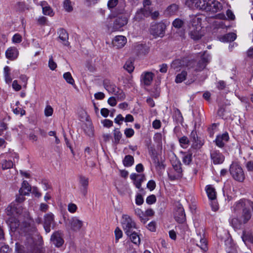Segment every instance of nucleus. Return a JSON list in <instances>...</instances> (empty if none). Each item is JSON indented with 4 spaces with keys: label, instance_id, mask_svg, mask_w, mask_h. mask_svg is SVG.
<instances>
[{
    "label": "nucleus",
    "instance_id": "de8ad7c7",
    "mask_svg": "<svg viewBox=\"0 0 253 253\" xmlns=\"http://www.w3.org/2000/svg\"><path fill=\"white\" fill-rule=\"evenodd\" d=\"M173 169L176 172V173L178 175L182 176V168L181 165L180 163L176 164L174 165H173Z\"/></svg>",
    "mask_w": 253,
    "mask_h": 253
},
{
    "label": "nucleus",
    "instance_id": "6ab92c4d",
    "mask_svg": "<svg viewBox=\"0 0 253 253\" xmlns=\"http://www.w3.org/2000/svg\"><path fill=\"white\" fill-rule=\"evenodd\" d=\"M5 211L6 214L11 216L14 213L20 214L22 213V209L21 207L17 208L15 205L13 206L10 205L7 207Z\"/></svg>",
    "mask_w": 253,
    "mask_h": 253
},
{
    "label": "nucleus",
    "instance_id": "58836bf2",
    "mask_svg": "<svg viewBox=\"0 0 253 253\" xmlns=\"http://www.w3.org/2000/svg\"><path fill=\"white\" fill-rule=\"evenodd\" d=\"M187 74V72L184 71L178 74L176 77L175 82L176 83H180L183 82L185 79Z\"/></svg>",
    "mask_w": 253,
    "mask_h": 253
},
{
    "label": "nucleus",
    "instance_id": "49530a36",
    "mask_svg": "<svg viewBox=\"0 0 253 253\" xmlns=\"http://www.w3.org/2000/svg\"><path fill=\"white\" fill-rule=\"evenodd\" d=\"M192 147L195 149H200L203 145V143L199 140L198 138H197L195 140L192 141Z\"/></svg>",
    "mask_w": 253,
    "mask_h": 253
},
{
    "label": "nucleus",
    "instance_id": "aec40b11",
    "mask_svg": "<svg viewBox=\"0 0 253 253\" xmlns=\"http://www.w3.org/2000/svg\"><path fill=\"white\" fill-rule=\"evenodd\" d=\"M6 223L12 231H15L19 225V220L16 217L12 216L6 220Z\"/></svg>",
    "mask_w": 253,
    "mask_h": 253
},
{
    "label": "nucleus",
    "instance_id": "4d7b16f0",
    "mask_svg": "<svg viewBox=\"0 0 253 253\" xmlns=\"http://www.w3.org/2000/svg\"><path fill=\"white\" fill-rule=\"evenodd\" d=\"M134 130L133 129L129 128H126L125 130L124 133L126 137L129 138L132 137L134 135Z\"/></svg>",
    "mask_w": 253,
    "mask_h": 253
},
{
    "label": "nucleus",
    "instance_id": "052dcab7",
    "mask_svg": "<svg viewBox=\"0 0 253 253\" xmlns=\"http://www.w3.org/2000/svg\"><path fill=\"white\" fill-rule=\"evenodd\" d=\"M119 3V0H109L108 2V6L109 8L115 7Z\"/></svg>",
    "mask_w": 253,
    "mask_h": 253
},
{
    "label": "nucleus",
    "instance_id": "412c9836",
    "mask_svg": "<svg viewBox=\"0 0 253 253\" xmlns=\"http://www.w3.org/2000/svg\"><path fill=\"white\" fill-rule=\"evenodd\" d=\"M7 58L13 60L17 58L18 55V51L15 47H10L5 52Z\"/></svg>",
    "mask_w": 253,
    "mask_h": 253
},
{
    "label": "nucleus",
    "instance_id": "680f3d73",
    "mask_svg": "<svg viewBox=\"0 0 253 253\" xmlns=\"http://www.w3.org/2000/svg\"><path fill=\"white\" fill-rule=\"evenodd\" d=\"M144 202L143 198L141 194H137L136 196L135 203L137 205H141Z\"/></svg>",
    "mask_w": 253,
    "mask_h": 253
},
{
    "label": "nucleus",
    "instance_id": "338daca9",
    "mask_svg": "<svg viewBox=\"0 0 253 253\" xmlns=\"http://www.w3.org/2000/svg\"><path fill=\"white\" fill-rule=\"evenodd\" d=\"M12 41L15 43H20L22 41V37L19 34H15L13 37Z\"/></svg>",
    "mask_w": 253,
    "mask_h": 253
},
{
    "label": "nucleus",
    "instance_id": "cd10ccee",
    "mask_svg": "<svg viewBox=\"0 0 253 253\" xmlns=\"http://www.w3.org/2000/svg\"><path fill=\"white\" fill-rule=\"evenodd\" d=\"M251 212L248 209H243L241 219L243 224L247 223L251 218Z\"/></svg>",
    "mask_w": 253,
    "mask_h": 253
},
{
    "label": "nucleus",
    "instance_id": "393cba45",
    "mask_svg": "<svg viewBox=\"0 0 253 253\" xmlns=\"http://www.w3.org/2000/svg\"><path fill=\"white\" fill-rule=\"evenodd\" d=\"M32 190V188L26 180L23 181L22 184V187L19 190V193H23L24 195H29V192Z\"/></svg>",
    "mask_w": 253,
    "mask_h": 253
},
{
    "label": "nucleus",
    "instance_id": "9d476101",
    "mask_svg": "<svg viewBox=\"0 0 253 253\" xmlns=\"http://www.w3.org/2000/svg\"><path fill=\"white\" fill-rule=\"evenodd\" d=\"M130 178L133 180V183L136 187L142 191L143 189L141 188V183L145 179V176L143 174L132 173L130 176Z\"/></svg>",
    "mask_w": 253,
    "mask_h": 253
},
{
    "label": "nucleus",
    "instance_id": "5fc2aeb1",
    "mask_svg": "<svg viewBox=\"0 0 253 253\" xmlns=\"http://www.w3.org/2000/svg\"><path fill=\"white\" fill-rule=\"evenodd\" d=\"M252 235L249 233H246L245 231L243 232L242 238L244 242L246 243V241H249L251 239Z\"/></svg>",
    "mask_w": 253,
    "mask_h": 253
},
{
    "label": "nucleus",
    "instance_id": "dca6fc26",
    "mask_svg": "<svg viewBox=\"0 0 253 253\" xmlns=\"http://www.w3.org/2000/svg\"><path fill=\"white\" fill-rule=\"evenodd\" d=\"M126 42V39L123 36H116L112 41L114 46L117 48L123 47Z\"/></svg>",
    "mask_w": 253,
    "mask_h": 253
},
{
    "label": "nucleus",
    "instance_id": "e433bc0d",
    "mask_svg": "<svg viewBox=\"0 0 253 253\" xmlns=\"http://www.w3.org/2000/svg\"><path fill=\"white\" fill-rule=\"evenodd\" d=\"M114 143L116 144L119 143L121 138H122V134L119 130V128H115L114 130Z\"/></svg>",
    "mask_w": 253,
    "mask_h": 253
},
{
    "label": "nucleus",
    "instance_id": "6e6d98bb",
    "mask_svg": "<svg viewBox=\"0 0 253 253\" xmlns=\"http://www.w3.org/2000/svg\"><path fill=\"white\" fill-rule=\"evenodd\" d=\"M115 234L116 240L118 241L122 237L123 233L119 227H117L115 230Z\"/></svg>",
    "mask_w": 253,
    "mask_h": 253
},
{
    "label": "nucleus",
    "instance_id": "39448f33",
    "mask_svg": "<svg viewBox=\"0 0 253 253\" xmlns=\"http://www.w3.org/2000/svg\"><path fill=\"white\" fill-rule=\"evenodd\" d=\"M104 86L109 92L116 96L118 100L122 101L125 99L126 95L122 89L117 88L115 84L106 85L104 84Z\"/></svg>",
    "mask_w": 253,
    "mask_h": 253
},
{
    "label": "nucleus",
    "instance_id": "a211bd4d",
    "mask_svg": "<svg viewBox=\"0 0 253 253\" xmlns=\"http://www.w3.org/2000/svg\"><path fill=\"white\" fill-rule=\"evenodd\" d=\"M194 240L197 242L196 245L203 251H206L208 250L207 240L204 238H202L201 234H197L194 238Z\"/></svg>",
    "mask_w": 253,
    "mask_h": 253
},
{
    "label": "nucleus",
    "instance_id": "4c0bfd02",
    "mask_svg": "<svg viewBox=\"0 0 253 253\" xmlns=\"http://www.w3.org/2000/svg\"><path fill=\"white\" fill-rule=\"evenodd\" d=\"M63 7L64 9L68 12H70L73 10V7L70 0H65L64 1Z\"/></svg>",
    "mask_w": 253,
    "mask_h": 253
},
{
    "label": "nucleus",
    "instance_id": "69168bd1",
    "mask_svg": "<svg viewBox=\"0 0 253 253\" xmlns=\"http://www.w3.org/2000/svg\"><path fill=\"white\" fill-rule=\"evenodd\" d=\"M103 126L106 127H110L113 126V122L108 119H105L102 121Z\"/></svg>",
    "mask_w": 253,
    "mask_h": 253
},
{
    "label": "nucleus",
    "instance_id": "7c9ffc66",
    "mask_svg": "<svg viewBox=\"0 0 253 253\" xmlns=\"http://www.w3.org/2000/svg\"><path fill=\"white\" fill-rule=\"evenodd\" d=\"M245 203L244 200H240V201L236 202L235 205L233 206V211L236 212L239 211L241 210L243 211V209H247L245 208Z\"/></svg>",
    "mask_w": 253,
    "mask_h": 253
},
{
    "label": "nucleus",
    "instance_id": "f257e3e1",
    "mask_svg": "<svg viewBox=\"0 0 253 253\" xmlns=\"http://www.w3.org/2000/svg\"><path fill=\"white\" fill-rule=\"evenodd\" d=\"M230 172L233 178L239 182H243L245 178L242 168L237 163H233L230 168Z\"/></svg>",
    "mask_w": 253,
    "mask_h": 253
},
{
    "label": "nucleus",
    "instance_id": "2eb2a0df",
    "mask_svg": "<svg viewBox=\"0 0 253 253\" xmlns=\"http://www.w3.org/2000/svg\"><path fill=\"white\" fill-rule=\"evenodd\" d=\"M174 218L179 223H183L186 220L184 210L182 207H178L174 212Z\"/></svg>",
    "mask_w": 253,
    "mask_h": 253
},
{
    "label": "nucleus",
    "instance_id": "a18cd8bd",
    "mask_svg": "<svg viewBox=\"0 0 253 253\" xmlns=\"http://www.w3.org/2000/svg\"><path fill=\"white\" fill-rule=\"evenodd\" d=\"M179 142L182 147H186L190 141L187 136H183L179 139Z\"/></svg>",
    "mask_w": 253,
    "mask_h": 253
},
{
    "label": "nucleus",
    "instance_id": "4468645a",
    "mask_svg": "<svg viewBox=\"0 0 253 253\" xmlns=\"http://www.w3.org/2000/svg\"><path fill=\"white\" fill-rule=\"evenodd\" d=\"M150 13V9H147L146 8H141L137 11L134 19L136 21H139L145 17L149 16Z\"/></svg>",
    "mask_w": 253,
    "mask_h": 253
},
{
    "label": "nucleus",
    "instance_id": "7ed1b4c3",
    "mask_svg": "<svg viewBox=\"0 0 253 253\" xmlns=\"http://www.w3.org/2000/svg\"><path fill=\"white\" fill-rule=\"evenodd\" d=\"M189 35L194 40H198L201 38L200 32L201 27L199 25L198 21L193 19L188 26Z\"/></svg>",
    "mask_w": 253,
    "mask_h": 253
},
{
    "label": "nucleus",
    "instance_id": "b1692460",
    "mask_svg": "<svg viewBox=\"0 0 253 253\" xmlns=\"http://www.w3.org/2000/svg\"><path fill=\"white\" fill-rule=\"evenodd\" d=\"M59 39L64 42L66 46L69 45V43L67 41L68 39V34L64 29H60L59 31Z\"/></svg>",
    "mask_w": 253,
    "mask_h": 253
},
{
    "label": "nucleus",
    "instance_id": "5701e85b",
    "mask_svg": "<svg viewBox=\"0 0 253 253\" xmlns=\"http://www.w3.org/2000/svg\"><path fill=\"white\" fill-rule=\"evenodd\" d=\"M154 76V74L152 72H146L144 75H141L142 82L145 85H149L153 80Z\"/></svg>",
    "mask_w": 253,
    "mask_h": 253
},
{
    "label": "nucleus",
    "instance_id": "473e14b6",
    "mask_svg": "<svg viewBox=\"0 0 253 253\" xmlns=\"http://www.w3.org/2000/svg\"><path fill=\"white\" fill-rule=\"evenodd\" d=\"M230 223L234 229H240L241 228L243 222L238 218L235 217L231 219Z\"/></svg>",
    "mask_w": 253,
    "mask_h": 253
},
{
    "label": "nucleus",
    "instance_id": "9b49d317",
    "mask_svg": "<svg viewBox=\"0 0 253 253\" xmlns=\"http://www.w3.org/2000/svg\"><path fill=\"white\" fill-rule=\"evenodd\" d=\"M79 182L81 185V192L84 196H85L87 193L89 179L88 178L81 175L79 176Z\"/></svg>",
    "mask_w": 253,
    "mask_h": 253
},
{
    "label": "nucleus",
    "instance_id": "2f4dec72",
    "mask_svg": "<svg viewBox=\"0 0 253 253\" xmlns=\"http://www.w3.org/2000/svg\"><path fill=\"white\" fill-rule=\"evenodd\" d=\"M127 236H129L130 239L132 243L136 245H139L140 243V238L139 235L135 232H131Z\"/></svg>",
    "mask_w": 253,
    "mask_h": 253
},
{
    "label": "nucleus",
    "instance_id": "774afa93",
    "mask_svg": "<svg viewBox=\"0 0 253 253\" xmlns=\"http://www.w3.org/2000/svg\"><path fill=\"white\" fill-rule=\"evenodd\" d=\"M108 104L111 106H115L117 104L116 98L115 97H111L108 100Z\"/></svg>",
    "mask_w": 253,
    "mask_h": 253
},
{
    "label": "nucleus",
    "instance_id": "3c124183",
    "mask_svg": "<svg viewBox=\"0 0 253 253\" xmlns=\"http://www.w3.org/2000/svg\"><path fill=\"white\" fill-rule=\"evenodd\" d=\"M197 0H186L185 4L190 8L195 9L196 5L195 3Z\"/></svg>",
    "mask_w": 253,
    "mask_h": 253
},
{
    "label": "nucleus",
    "instance_id": "c9c22d12",
    "mask_svg": "<svg viewBox=\"0 0 253 253\" xmlns=\"http://www.w3.org/2000/svg\"><path fill=\"white\" fill-rule=\"evenodd\" d=\"M16 9L19 12H24L29 9V7L24 2H18L15 5Z\"/></svg>",
    "mask_w": 253,
    "mask_h": 253
},
{
    "label": "nucleus",
    "instance_id": "c85d7f7f",
    "mask_svg": "<svg viewBox=\"0 0 253 253\" xmlns=\"http://www.w3.org/2000/svg\"><path fill=\"white\" fill-rule=\"evenodd\" d=\"M236 34L234 33H229L224 35L221 38V41L223 42H231L234 41L236 39Z\"/></svg>",
    "mask_w": 253,
    "mask_h": 253
},
{
    "label": "nucleus",
    "instance_id": "f8f14e48",
    "mask_svg": "<svg viewBox=\"0 0 253 253\" xmlns=\"http://www.w3.org/2000/svg\"><path fill=\"white\" fill-rule=\"evenodd\" d=\"M69 225L72 230L77 232L80 230L83 225V222L77 217H73L69 220Z\"/></svg>",
    "mask_w": 253,
    "mask_h": 253
},
{
    "label": "nucleus",
    "instance_id": "f03ea898",
    "mask_svg": "<svg viewBox=\"0 0 253 253\" xmlns=\"http://www.w3.org/2000/svg\"><path fill=\"white\" fill-rule=\"evenodd\" d=\"M166 25L163 22L153 24L150 28V33L154 37L162 38L165 36Z\"/></svg>",
    "mask_w": 253,
    "mask_h": 253
},
{
    "label": "nucleus",
    "instance_id": "4be33fe9",
    "mask_svg": "<svg viewBox=\"0 0 253 253\" xmlns=\"http://www.w3.org/2000/svg\"><path fill=\"white\" fill-rule=\"evenodd\" d=\"M229 136L227 133L222 134L221 135H218L215 139V143L217 146L219 147H222L224 145V143L228 141Z\"/></svg>",
    "mask_w": 253,
    "mask_h": 253
},
{
    "label": "nucleus",
    "instance_id": "a19ab883",
    "mask_svg": "<svg viewBox=\"0 0 253 253\" xmlns=\"http://www.w3.org/2000/svg\"><path fill=\"white\" fill-rule=\"evenodd\" d=\"M184 23L183 20L176 18L173 21L172 26L175 28L180 29L183 27Z\"/></svg>",
    "mask_w": 253,
    "mask_h": 253
},
{
    "label": "nucleus",
    "instance_id": "8fccbe9b",
    "mask_svg": "<svg viewBox=\"0 0 253 253\" xmlns=\"http://www.w3.org/2000/svg\"><path fill=\"white\" fill-rule=\"evenodd\" d=\"M26 195H24L23 193H19V194L16 195V196L15 202L17 203H21L23 202L25 200L24 196Z\"/></svg>",
    "mask_w": 253,
    "mask_h": 253
},
{
    "label": "nucleus",
    "instance_id": "79ce46f5",
    "mask_svg": "<svg viewBox=\"0 0 253 253\" xmlns=\"http://www.w3.org/2000/svg\"><path fill=\"white\" fill-rule=\"evenodd\" d=\"M192 154L190 152H188L185 154L183 158V162L185 165H189L192 161Z\"/></svg>",
    "mask_w": 253,
    "mask_h": 253
},
{
    "label": "nucleus",
    "instance_id": "bb28decb",
    "mask_svg": "<svg viewBox=\"0 0 253 253\" xmlns=\"http://www.w3.org/2000/svg\"><path fill=\"white\" fill-rule=\"evenodd\" d=\"M184 65V61L182 60L177 59L172 61L170 65L171 68L176 71L179 70V68Z\"/></svg>",
    "mask_w": 253,
    "mask_h": 253
},
{
    "label": "nucleus",
    "instance_id": "20e7f679",
    "mask_svg": "<svg viewBox=\"0 0 253 253\" xmlns=\"http://www.w3.org/2000/svg\"><path fill=\"white\" fill-rule=\"evenodd\" d=\"M114 18L113 26L108 27L110 32L119 30L127 23V19L125 15H120Z\"/></svg>",
    "mask_w": 253,
    "mask_h": 253
},
{
    "label": "nucleus",
    "instance_id": "c756f323",
    "mask_svg": "<svg viewBox=\"0 0 253 253\" xmlns=\"http://www.w3.org/2000/svg\"><path fill=\"white\" fill-rule=\"evenodd\" d=\"M206 192L208 197L210 200H213L216 199V196L215 189L211 185L207 186Z\"/></svg>",
    "mask_w": 253,
    "mask_h": 253
},
{
    "label": "nucleus",
    "instance_id": "72a5a7b5",
    "mask_svg": "<svg viewBox=\"0 0 253 253\" xmlns=\"http://www.w3.org/2000/svg\"><path fill=\"white\" fill-rule=\"evenodd\" d=\"M134 163L133 157L131 155H126L123 160V164L125 167H130Z\"/></svg>",
    "mask_w": 253,
    "mask_h": 253
},
{
    "label": "nucleus",
    "instance_id": "0e129e2a",
    "mask_svg": "<svg viewBox=\"0 0 253 253\" xmlns=\"http://www.w3.org/2000/svg\"><path fill=\"white\" fill-rule=\"evenodd\" d=\"M147 187L150 191L153 190L156 187L155 182L153 180L149 181L147 184Z\"/></svg>",
    "mask_w": 253,
    "mask_h": 253
},
{
    "label": "nucleus",
    "instance_id": "e2e57ef3",
    "mask_svg": "<svg viewBox=\"0 0 253 253\" xmlns=\"http://www.w3.org/2000/svg\"><path fill=\"white\" fill-rule=\"evenodd\" d=\"M77 207L75 204L70 203L68 205V210L69 211H70V212L74 213L77 211Z\"/></svg>",
    "mask_w": 253,
    "mask_h": 253
},
{
    "label": "nucleus",
    "instance_id": "0eeeda50",
    "mask_svg": "<svg viewBox=\"0 0 253 253\" xmlns=\"http://www.w3.org/2000/svg\"><path fill=\"white\" fill-rule=\"evenodd\" d=\"M222 8V4L217 0H208L206 3V11H211L215 13L221 10Z\"/></svg>",
    "mask_w": 253,
    "mask_h": 253
},
{
    "label": "nucleus",
    "instance_id": "1a4fd4ad",
    "mask_svg": "<svg viewBox=\"0 0 253 253\" xmlns=\"http://www.w3.org/2000/svg\"><path fill=\"white\" fill-rule=\"evenodd\" d=\"M125 220L123 223V228L126 235L132 232V229L135 228V223L128 216H125Z\"/></svg>",
    "mask_w": 253,
    "mask_h": 253
},
{
    "label": "nucleus",
    "instance_id": "c03bdc74",
    "mask_svg": "<svg viewBox=\"0 0 253 253\" xmlns=\"http://www.w3.org/2000/svg\"><path fill=\"white\" fill-rule=\"evenodd\" d=\"M124 68L129 73H131L134 70L132 63L130 61H127L124 65Z\"/></svg>",
    "mask_w": 253,
    "mask_h": 253
},
{
    "label": "nucleus",
    "instance_id": "f3484780",
    "mask_svg": "<svg viewBox=\"0 0 253 253\" xmlns=\"http://www.w3.org/2000/svg\"><path fill=\"white\" fill-rule=\"evenodd\" d=\"M211 157L215 165L222 163L224 160L223 155L216 151H213L211 153Z\"/></svg>",
    "mask_w": 253,
    "mask_h": 253
},
{
    "label": "nucleus",
    "instance_id": "bf43d9fd",
    "mask_svg": "<svg viewBox=\"0 0 253 253\" xmlns=\"http://www.w3.org/2000/svg\"><path fill=\"white\" fill-rule=\"evenodd\" d=\"M53 114V109L50 106H47L44 110V114L46 116H51Z\"/></svg>",
    "mask_w": 253,
    "mask_h": 253
},
{
    "label": "nucleus",
    "instance_id": "6e6552de",
    "mask_svg": "<svg viewBox=\"0 0 253 253\" xmlns=\"http://www.w3.org/2000/svg\"><path fill=\"white\" fill-rule=\"evenodd\" d=\"M209 55L207 54V52L204 51L202 54L201 59L196 62V66L195 68V71L201 72L203 70L209 62Z\"/></svg>",
    "mask_w": 253,
    "mask_h": 253
},
{
    "label": "nucleus",
    "instance_id": "864d4df0",
    "mask_svg": "<svg viewBox=\"0 0 253 253\" xmlns=\"http://www.w3.org/2000/svg\"><path fill=\"white\" fill-rule=\"evenodd\" d=\"M48 67L51 70H54L57 67L56 63L53 61V57L51 56L48 61Z\"/></svg>",
    "mask_w": 253,
    "mask_h": 253
},
{
    "label": "nucleus",
    "instance_id": "ddd939ff",
    "mask_svg": "<svg viewBox=\"0 0 253 253\" xmlns=\"http://www.w3.org/2000/svg\"><path fill=\"white\" fill-rule=\"evenodd\" d=\"M50 240L57 247H60L64 243L61 233L59 231L54 232L51 236Z\"/></svg>",
    "mask_w": 253,
    "mask_h": 253
},
{
    "label": "nucleus",
    "instance_id": "37998d69",
    "mask_svg": "<svg viewBox=\"0 0 253 253\" xmlns=\"http://www.w3.org/2000/svg\"><path fill=\"white\" fill-rule=\"evenodd\" d=\"M174 115L175 117L176 121L181 123L183 122V119L182 114H181L180 110L177 108H175L174 109Z\"/></svg>",
    "mask_w": 253,
    "mask_h": 253
},
{
    "label": "nucleus",
    "instance_id": "423d86ee",
    "mask_svg": "<svg viewBox=\"0 0 253 253\" xmlns=\"http://www.w3.org/2000/svg\"><path fill=\"white\" fill-rule=\"evenodd\" d=\"M55 224L54 216L51 212L45 214L44 215L43 227L46 233H49L51 228H53Z\"/></svg>",
    "mask_w": 253,
    "mask_h": 253
},
{
    "label": "nucleus",
    "instance_id": "ea45409f",
    "mask_svg": "<svg viewBox=\"0 0 253 253\" xmlns=\"http://www.w3.org/2000/svg\"><path fill=\"white\" fill-rule=\"evenodd\" d=\"M63 78L68 84L72 85L74 84V80L70 72H66L64 73L63 75Z\"/></svg>",
    "mask_w": 253,
    "mask_h": 253
},
{
    "label": "nucleus",
    "instance_id": "13d9d810",
    "mask_svg": "<svg viewBox=\"0 0 253 253\" xmlns=\"http://www.w3.org/2000/svg\"><path fill=\"white\" fill-rule=\"evenodd\" d=\"M43 13L44 15H52V10L50 6H45L42 9Z\"/></svg>",
    "mask_w": 253,
    "mask_h": 253
},
{
    "label": "nucleus",
    "instance_id": "09e8293b",
    "mask_svg": "<svg viewBox=\"0 0 253 253\" xmlns=\"http://www.w3.org/2000/svg\"><path fill=\"white\" fill-rule=\"evenodd\" d=\"M13 166V164L11 161L4 160L2 163V168L3 169H10Z\"/></svg>",
    "mask_w": 253,
    "mask_h": 253
},
{
    "label": "nucleus",
    "instance_id": "a878e982",
    "mask_svg": "<svg viewBox=\"0 0 253 253\" xmlns=\"http://www.w3.org/2000/svg\"><path fill=\"white\" fill-rule=\"evenodd\" d=\"M179 10V6L176 4H172L169 6L166 10V13L169 15H173L176 14Z\"/></svg>",
    "mask_w": 253,
    "mask_h": 253
},
{
    "label": "nucleus",
    "instance_id": "603ef678",
    "mask_svg": "<svg viewBox=\"0 0 253 253\" xmlns=\"http://www.w3.org/2000/svg\"><path fill=\"white\" fill-rule=\"evenodd\" d=\"M146 201L149 205L153 204L156 202V197L154 195H151L147 198Z\"/></svg>",
    "mask_w": 253,
    "mask_h": 253
},
{
    "label": "nucleus",
    "instance_id": "f704fd0d",
    "mask_svg": "<svg viewBox=\"0 0 253 253\" xmlns=\"http://www.w3.org/2000/svg\"><path fill=\"white\" fill-rule=\"evenodd\" d=\"M207 1L208 0H197L195 3L196 5L195 9L206 11V3L207 2Z\"/></svg>",
    "mask_w": 253,
    "mask_h": 253
}]
</instances>
